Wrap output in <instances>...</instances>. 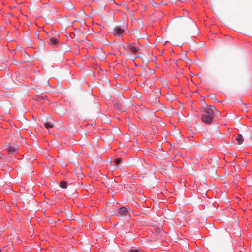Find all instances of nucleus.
<instances>
[{
	"label": "nucleus",
	"instance_id": "nucleus-1",
	"mask_svg": "<svg viewBox=\"0 0 252 252\" xmlns=\"http://www.w3.org/2000/svg\"><path fill=\"white\" fill-rule=\"evenodd\" d=\"M214 111L220 115L214 106L203 108L201 118L202 122L206 124H210L214 118Z\"/></svg>",
	"mask_w": 252,
	"mask_h": 252
},
{
	"label": "nucleus",
	"instance_id": "nucleus-2",
	"mask_svg": "<svg viewBox=\"0 0 252 252\" xmlns=\"http://www.w3.org/2000/svg\"><path fill=\"white\" fill-rule=\"evenodd\" d=\"M127 49L129 51L134 54L137 53L140 50V48L136 47L134 43L129 44L127 46Z\"/></svg>",
	"mask_w": 252,
	"mask_h": 252
},
{
	"label": "nucleus",
	"instance_id": "nucleus-3",
	"mask_svg": "<svg viewBox=\"0 0 252 252\" xmlns=\"http://www.w3.org/2000/svg\"><path fill=\"white\" fill-rule=\"evenodd\" d=\"M114 35L119 37H122L124 30L119 26L116 27L114 29Z\"/></svg>",
	"mask_w": 252,
	"mask_h": 252
},
{
	"label": "nucleus",
	"instance_id": "nucleus-4",
	"mask_svg": "<svg viewBox=\"0 0 252 252\" xmlns=\"http://www.w3.org/2000/svg\"><path fill=\"white\" fill-rule=\"evenodd\" d=\"M118 212L119 214L124 215V216H127L128 215V208L125 207H122L119 209Z\"/></svg>",
	"mask_w": 252,
	"mask_h": 252
},
{
	"label": "nucleus",
	"instance_id": "nucleus-5",
	"mask_svg": "<svg viewBox=\"0 0 252 252\" xmlns=\"http://www.w3.org/2000/svg\"><path fill=\"white\" fill-rule=\"evenodd\" d=\"M48 42L49 44L56 45L58 43V40L56 38L52 37L49 39Z\"/></svg>",
	"mask_w": 252,
	"mask_h": 252
},
{
	"label": "nucleus",
	"instance_id": "nucleus-6",
	"mask_svg": "<svg viewBox=\"0 0 252 252\" xmlns=\"http://www.w3.org/2000/svg\"><path fill=\"white\" fill-rule=\"evenodd\" d=\"M236 140H237L238 144L239 145L241 144L244 141L242 135L240 134L237 136V137H236Z\"/></svg>",
	"mask_w": 252,
	"mask_h": 252
},
{
	"label": "nucleus",
	"instance_id": "nucleus-7",
	"mask_svg": "<svg viewBox=\"0 0 252 252\" xmlns=\"http://www.w3.org/2000/svg\"><path fill=\"white\" fill-rule=\"evenodd\" d=\"M8 150L9 152V153L12 154L14 152H15L17 150V147L16 146H9Z\"/></svg>",
	"mask_w": 252,
	"mask_h": 252
},
{
	"label": "nucleus",
	"instance_id": "nucleus-8",
	"mask_svg": "<svg viewBox=\"0 0 252 252\" xmlns=\"http://www.w3.org/2000/svg\"><path fill=\"white\" fill-rule=\"evenodd\" d=\"M113 162L115 163L116 166H118L119 164H120L122 163V158H115L113 160Z\"/></svg>",
	"mask_w": 252,
	"mask_h": 252
},
{
	"label": "nucleus",
	"instance_id": "nucleus-9",
	"mask_svg": "<svg viewBox=\"0 0 252 252\" xmlns=\"http://www.w3.org/2000/svg\"><path fill=\"white\" fill-rule=\"evenodd\" d=\"M60 187L63 189L67 188V182L65 181H62L60 182Z\"/></svg>",
	"mask_w": 252,
	"mask_h": 252
},
{
	"label": "nucleus",
	"instance_id": "nucleus-10",
	"mask_svg": "<svg viewBox=\"0 0 252 252\" xmlns=\"http://www.w3.org/2000/svg\"><path fill=\"white\" fill-rule=\"evenodd\" d=\"M44 126H45V127L47 128V129H49L50 128H52L53 127V125L51 123H49V122H47V123H46L45 124H44Z\"/></svg>",
	"mask_w": 252,
	"mask_h": 252
},
{
	"label": "nucleus",
	"instance_id": "nucleus-11",
	"mask_svg": "<svg viewBox=\"0 0 252 252\" xmlns=\"http://www.w3.org/2000/svg\"><path fill=\"white\" fill-rule=\"evenodd\" d=\"M128 252H139L138 250L130 249Z\"/></svg>",
	"mask_w": 252,
	"mask_h": 252
}]
</instances>
